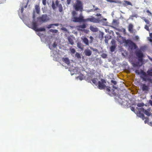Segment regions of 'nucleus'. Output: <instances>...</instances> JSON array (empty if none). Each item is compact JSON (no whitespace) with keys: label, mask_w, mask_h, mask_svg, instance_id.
<instances>
[{"label":"nucleus","mask_w":152,"mask_h":152,"mask_svg":"<svg viewBox=\"0 0 152 152\" xmlns=\"http://www.w3.org/2000/svg\"><path fill=\"white\" fill-rule=\"evenodd\" d=\"M147 48L146 45L141 46L140 47V50H137L135 52L136 56L138 58V61L140 62L141 65L143 62V54L142 51H144Z\"/></svg>","instance_id":"f257e3e1"},{"label":"nucleus","mask_w":152,"mask_h":152,"mask_svg":"<svg viewBox=\"0 0 152 152\" xmlns=\"http://www.w3.org/2000/svg\"><path fill=\"white\" fill-rule=\"evenodd\" d=\"M92 81L96 86L98 85V88L100 89H102L104 88L105 86V84L106 83L105 80L104 79H101L100 81L98 80L97 78H93Z\"/></svg>","instance_id":"f03ea898"},{"label":"nucleus","mask_w":152,"mask_h":152,"mask_svg":"<svg viewBox=\"0 0 152 152\" xmlns=\"http://www.w3.org/2000/svg\"><path fill=\"white\" fill-rule=\"evenodd\" d=\"M57 46L56 42L54 43L53 44H49V47L50 50H52L51 51L50 54L51 56L53 57L54 60H56V58L58 57V51L57 50H55V48Z\"/></svg>","instance_id":"7ed1b4c3"},{"label":"nucleus","mask_w":152,"mask_h":152,"mask_svg":"<svg viewBox=\"0 0 152 152\" xmlns=\"http://www.w3.org/2000/svg\"><path fill=\"white\" fill-rule=\"evenodd\" d=\"M73 7L76 11L82 12L83 10V4L80 0H76V3L73 5Z\"/></svg>","instance_id":"20e7f679"},{"label":"nucleus","mask_w":152,"mask_h":152,"mask_svg":"<svg viewBox=\"0 0 152 152\" xmlns=\"http://www.w3.org/2000/svg\"><path fill=\"white\" fill-rule=\"evenodd\" d=\"M32 29L36 31H45V29L44 28H37V22L33 21L32 23Z\"/></svg>","instance_id":"39448f33"},{"label":"nucleus","mask_w":152,"mask_h":152,"mask_svg":"<svg viewBox=\"0 0 152 152\" xmlns=\"http://www.w3.org/2000/svg\"><path fill=\"white\" fill-rule=\"evenodd\" d=\"M37 19L39 22L43 23L48 22L50 19L47 14H43L38 17Z\"/></svg>","instance_id":"423d86ee"},{"label":"nucleus","mask_w":152,"mask_h":152,"mask_svg":"<svg viewBox=\"0 0 152 152\" xmlns=\"http://www.w3.org/2000/svg\"><path fill=\"white\" fill-rule=\"evenodd\" d=\"M69 71L70 72L71 75H72L74 74H76L78 72V69L77 68L73 66L72 65L71 66L69 67Z\"/></svg>","instance_id":"0eeeda50"},{"label":"nucleus","mask_w":152,"mask_h":152,"mask_svg":"<svg viewBox=\"0 0 152 152\" xmlns=\"http://www.w3.org/2000/svg\"><path fill=\"white\" fill-rule=\"evenodd\" d=\"M77 12L75 11H73L72 12V17L71 20L74 22H78L79 18L77 17Z\"/></svg>","instance_id":"6e6552de"},{"label":"nucleus","mask_w":152,"mask_h":152,"mask_svg":"<svg viewBox=\"0 0 152 152\" xmlns=\"http://www.w3.org/2000/svg\"><path fill=\"white\" fill-rule=\"evenodd\" d=\"M125 44L126 45L128 46L130 48L132 49H133V48L135 49L136 48V46L135 44L130 40H126L125 41Z\"/></svg>","instance_id":"1a4fd4ad"},{"label":"nucleus","mask_w":152,"mask_h":152,"mask_svg":"<svg viewBox=\"0 0 152 152\" xmlns=\"http://www.w3.org/2000/svg\"><path fill=\"white\" fill-rule=\"evenodd\" d=\"M139 110V113H137V115L141 118L143 120L145 119V116L142 113H143L144 110V109L143 107H141L138 109Z\"/></svg>","instance_id":"9d476101"},{"label":"nucleus","mask_w":152,"mask_h":152,"mask_svg":"<svg viewBox=\"0 0 152 152\" xmlns=\"http://www.w3.org/2000/svg\"><path fill=\"white\" fill-rule=\"evenodd\" d=\"M62 61L67 64L68 67L71 66L72 64V62H71L69 58L66 57H63L62 58Z\"/></svg>","instance_id":"9b49d317"},{"label":"nucleus","mask_w":152,"mask_h":152,"mask_svg":"<svg viewBox=\"0 0 152 152\" xmlns=\"http://www.w3.org/2000/svg\"><path fill=\"white\" fill-rule=\"evenodd\" d=\"M20 6L21 7V9L18 11L19 15H20L21 14V15L23 16V7L26 8L27 7V5H26L25 4L23 3L22 4H20Z\"/></svg>","instance_id":"f8f14e48"},{"label":"nucleus","mask_w":152,"mask_h":152,"mask_svg":"<svg viewBox=\"0 0 152 152\" xmlns=\"http://www.w3.org/2000/svg\"><path fill=\"white\" fill-rule=\"evenodd\" d=\"M92 51L88 48L85 49L84 50V53L86 56H89L92 54Z\"/></svg>","instance_id":"ddd939ff"},{"label":"nucleus","mask_w":152,"mask_h":152,"mask_svg":"<svg viewBox=\"0 0 152 152\" xmlns=\"http://www.w3.org/2000/svg\"><path fill=\"white\" fill-rule=\"evenodd\" d=\"M77 46L78 48L80 49L81 50H83L84 46L80 42H77Z\"/></svg>","instance_id":"4468645a"},{"label":"nucleus","mask_w":152,"mask_h":152,"mask_svg":"<svg viewBox=\"0 0 152 152\" xmlns=\"http://www.w3.org/2000/svg\"><path fill=\"white\" fill-rule=\"evenodd\" d=\"M142 91L147 92L149 90V87L145 84H143L142 86Z\"/></svg>","instance_id":"2eb2a0df"},{"label":"nucleus","mask_w":152,"mask_h":152,"mask_svg":"<svg viewBox=\"0 0 152 152\" xmlns=\"http://www.w3.org/2000/svg\"><path fill=\"white\" fill-rule=\"evenodd\" d=\"M120 3L124 7L128 5L132 6V3L126 0H124L123 1L121 2Z\"/></svg>","instance_id":"dca6fc26"},{"label":"nucleus","mask_w":152,"mask_h":152,"mask_svg":"<svg viewBox=\"0 0 152 152\" xmlns=\"http://www.w3.org/2000/svg\"><path fill=\"white\" fill-rule=\"evenodd\" d=\"M81 40L86 45H89V42L88 39L86 37L83 38H81Z\"/></svg>","instance_id":"f3484780"},{"label":"nucleus","mask_w":152,"mask_h":152,"mask_svg":"<svg viewBox=\"0 0 152 152\" xmlns=\"http://www.w3.org/2000/svg\"><path fill=\"white\" fill-rule=\"evenodd\" d=\"M86 24L85 23H83V24L79 25L77 26V29L78 31H82V30L80 28H81L83 29H84L86 28Z\"/></svg>","instance_id":"a211bd4d"},{"label":"nucleus","mask_w":152,"mask_h":152,"mask_svg":"<svg viewBox=\"0 0 152 152\" xmlns=\"http://www.w3.org/2000/svg\"><path fill=\"white\" fill-rule=\"evenodd\" d=\"M115 99L116 100H117L118 102L120 104H122L123 102H124V100L121 98L120 96H116Z\"/></svg>","instance_id":"6ab92c4d"},{"label":"nucleus","mask_w":152,"mask_h":152,"mask_svg":"<svg viewBox=\"0 0 152 152\" xmlns=\"http://www.w3.org/2000/svg\"><path fill=\"white\" fill-rule=\"evenodd\" d=\"M90 29L91 31L93 32H97L98 31V29L97 28L92 26H90Z\"/></svg>","instance_id":"aec40b11"},{"label":"nucleus","mask_w":152,"mask_h":152,"mask_svg":"<svg viewBox=\"0 0 152 152\" xmlns=\"http://www.w3.org/2000/svg\"><path fill=\"white\" fill-rule=\"evenodd\" d=\"M128 27L129 31L130 33H132L133 32V25L132 24L130 23L129 24Z\"/></svg>","instance_id":"412c9836"},{"label":"nucleus","mask_w":152,"mask_h":152,"mask_svg":"<svg viewBox=\"0 0 152 152\" xmlns=\"http://www.w3.org/2000/svg\"><path fill=\"white\" fill-rule=\"evenodd\" d=\"M59 25V24L58 23L55 24H51L48 25L47 27L48 28L50 29L51 28H54V26H58Z\"/></svg>","instance_id":"4be33fe9"},{"label":"nucleus","mask_w":152,"mask_h":152,"mask_svg":"<svg viewBox=\"0 0 152 152\" xmlns=\"http://www.w3.org/2000/svg\"><path fill=\"white\" fill-rule=\"evenodd\" d=\"M142 79L144 81H149L150 82H151L152 81V80L146 75V74L144 77H143Z\"/></svg>","instance_id":"5701e85b"},{"label":"nucleus","mask_w":152,"mask_h":152,"mask_svg":"<svg viewBox=\"0 0 152 152\" xmlns=\"http://www.w3.org/2000/svg\"><path fill=\"white\" fill-rule=\"evenodd\" d=\"M84 17L82 13H80L79 15V17H78V22L80 23L82 22V21L83 20V19H84Z\"/></svg>","instance_id":"b1692460"},{"label":"nucleus","mask_w":152,"mask_h":152,"mask_svg":"<svg viewBox=\"0 0 152 152\" xmlns=\"http://www.w3.org/2000/svg\"><path fill=\"white\" fill-rule=\"evenodd\" d=\"M90 18V22L94 23H97L98 22V20L94 17L91 16Z\"/></svg>","instance_id":"393cba45"},{"label":"nucleus","mask_w":152,"mask_h":152,"mask_svg":"<svg viewBox=\"0 0 152 152\" xmlns=\"http://www.w3.org/2000/svg\"><path fill=\"white\" fill-rule=\"evenodd\" d=\"M67 39L69 42V44H70L72 45H74V42L73 41L70 37H67Z\"/></svg>","instance_id":"a878e982"},{"label":"nucleus","mask_w":152,"mask_h":152,"mask_svg":"<svg viewBox=\"0 0 152 152\" xmlns=\"http://www.w3.org/2000/svg\"><path fill=\"white\" fill-rule=\"evenodd\" d=\"M104 33L103 32L99 31V38L101 40H102L104 38Z\"/></svg>","instance_id":"bb28decb"},{"label":"nucleus","mask_w":152,"mask_h":152,"mask_svg":"<svg viewBox=\"0 0 152 152\" xmlns=\"http://www.w3.org/2000/svg\"><path fill=\"white\" fill-rule=\"evenodd\" d=\"M150 110L148 109L147 110H145L143 113H144L145 114L148 116H150L151 115V113L149 112Z\"/></svg>","instance_id":"cd10ccee"},{"label":"nucleus","mask_w":152,"mask_h":152,"mask_svg":"<svg viewBox=\"0 0 152 152\" xmlns=\"http://www.w3.org/2000/svg\"><path fill=\"white\" fill-rule=\"evenodd\" d=\"M116 46L115 45H113L111 46L110 48V51L112 52H114L115 50Z\"/></svg>","instance_id":"c85d7f7f"},{"label":"nucleus","mask_w":152,"mask_h":152,"mask_svg":"<svg viewBox=\"0 0 152 152\" xmlns=\"http://www.w3.org/2000/svg\"><path fill=\"white\" fill-rule=\"evenodd\" d=\"M35 9L36 10V12L37 14H39L40 12V8L39 6L36 5L35 6Z\"/></svg>","instance_id":"c756f323"},{"label":"nucleus","mask_w":152,"mask_h":152,"mask_svg":"<svg viewBox=\"0 0 152 152\" xmlns=\"http://www.w3.org/2000/svg\"><path fill=\"white\" fill-rule=\"evenodd\" d=\"M58 7V10L59 12H62L63 7L61 4H60Z\"/></svg>","instance_id":"7c9ffc66"},{"label":"nucleus","mask_w":152,"mask_h":152,"mask_svg":"<svg viewBox=\"0 0 152 152\" xmlns=\"http://www.w3.org/2000/svg\"><path fill=\"white\" fill-rule=\"evenodd\" d=\"M75 56L78 59H80L81 58L80 54L77 52L76 53Z\"/></svg>","instance_id":"2f4dec72"},{"label":"nucleus","mask_w":152,"mask_h":152,"mask_svg":"<svg viewBox=\"0 0 152 152\" xmlns=\"http://www.w3.org/2000/svg\"><path fill=\"white\" fill-rule=\"evenodd\" d=\"M110 87H109L108 86H107L105 85V86L104 87V88H103L102 89H105L108 91V92H109L110 91Z\"/></svg>","instance_id":"473e14b6"},{"label":"nucleus","mask_w":152,"mask_h":152,"mask_svg":"<svg viewBox=\"0 0 152 152\" xmlns=\"http://www.w3.org/2000/svg\"><path fill=\"white\" fill-rule=\"evenodd\" d=\"M49 31L51 32L54 33H56L58 31V30L56 29H50Z\"/></svg>","instance_id":"72a5a7b5"},{"label":"nucleus","mask_w":152,"mask_h":152,"mask_svg":"<svg viewBox=\"0 0 152 152\" xmlns=\"http://www.w3.org/2000/svg\"><path fill=\"white\" fill-rule=\"evenodd\" d=\"M147 72L149 75L152 76V69L148 70Z\"/></svg>","instance_id":"f704fd0d"},{"label":"nucleus","mask_w":152,"mask_h":152,"mask_svg":"<svg viewBox=\"0 0 152 152\" xmlns=\"http://www.w3.org/2000/svg\"><path fill=\"white\" fill-rule=\"evenodd\" d=\"M69 50H70L71 53L72 54H74V53H75V52H76V50L74 48H70Z\"/></svg>","instance_id":"c9c22d12"},{"label":"nucleus","mask_w":152,"mask_h":152,"mask_svg":"<svg viewBox=\"0 0 152 152\" xmlns=\"http://www.w3.org/2000/svg\"><path fill=\"white\" fill-rule=\"evenodd\" d=\"M90 18H88L86 19L84 18L83 19V20L82 22H88L89 21L90 22Z\"/></svg>","instance_id":"e433bc0d"},{"label":"nucleus","mask_w":152,"mask_h":152,"mask_svg":"<svg viewBox=\"0 0 152 152\" xmlns=\"http://www.w3.org/2000/svg\"><path fill=\"white\" fill-rule=\"evenodd\" d=\"M52 7L53 10H55L56 8L55 3L54 1H52Z\"/></svg>","instance_id":"4c0bfd02"},{"label":"nucleus","mask_w":152,"mask_h":152,"mask_svg":"<svg viewBox=\"0 0 152 152\" xmlns=\"http://www.w3.org/2000/svg\"><path fill=\"white\" fill-rule=\"evenodd\" d=\"M89 48L91 50H92L93 51L95 52H98V50L96 48H93L91 47H90Z\"/></svg>","instance_id":"58836bf2"},{"label":"nucleus","mask_w":152,"mask_h":152,"mask_svg":"<svg viewBox=\"0 0 152 152\" xmlns=\"http://www.w3.org/2000/svg\"><path fill=\"white\" fill-rule=\"evenodd\" d=\"M144 105V104L143 103H138L137 104V106L140 107H143Z\"/></svg>","instance_id":"ea45409f"},{"label":"nucleus","mask_w":152,"mask_h":152,"mask_svg":"<svg viewBox=\"0 0 152 152\" xmlns=\"http://www.w3.org/2000/svg\"><path fill=\"white\" fill-rule=\"evenodd\" d=\"M101 56L103 58H105L107 57V55L106 53H103L102 54Z\"/></svg>","instance_id":"a19ab883"},{"label":"nucleus","mask_w":152,"mask_h":152,"mask_svg":"<svg viewBox=\"0 0 152 152\" xmlns=\"http://www.w3.org/2000/svg\"><path fill=\"white\" fill-rule=\"evenodd\" d=\"M77 79H79L80 80H82L83 79V76L80 75L76 77Z\"/></svg>","instance_id":"79ce46f5"},{"label":"nucleus","mask_w":152,"mask_h":152,"mask_svg":"<svg viewBox=\"0 0 152 152\" xmlns=\"http://www.w3.org/2000/svg\"><path fill=\"white\" fill-rule=\"evenodd\" d=\"M134 39L138 41L139 39V37L138 36H135L133 38Z\"/></svg>","instance_id":"37998d69"},{"label":"nucleus","mask_w":152,"mask_h":152,"mask_svg":"<svg viewBox=\"0 0 152 152\" xmlns=\"http://www.w3.org/2000/svg\"><path fill=\"white\" fill-rule=\"evenodd\" d=\"M143 19H143V20H144V21L147 24H149L150 23V22L147 19L145 18L144 17H143Z\"/></svg>","instance_id":"c03bdc74"},{"label":"nucleus","mask_w":152,"mask_h":152,"mask_svg":"<svg viewBox=\"0 0 152 152\" xmlns=\"http://www.w3.org/2000/svg\"><path fill=\"white\" fill-rule=\"evenodd\" d=\"M141 75L140 76V77L142 79L143 77L145 75L146 73L145 72H142L141 73Z\"/></svg>","instance_id":"a18cd8bd"},{"label":"nucleus","mask_w":152,"mask_h":152,"mask_svg":"<svg viewBox=\"0 0 152 152\" xmlns=\"http://www.w3.org/2000/svg\"><path fill=\"white\" fill-rule=\"evenodd\" d=\"M111 82L112 84L115 85H116L117 83V82L116 81L113 80H111Z\"/></svg>","instance_id":"49530a36"},{"label":"nucleus","mask_w":152,"mask_h":152,"mask_svg":"<svg viewBox=\"0 0 152 152\" xmlns=\"http://www.w3.org/2000/svg\"><path fill=\"white\" fill-rule=\"evenodd\" d=\"M146 12L147 13H148V15L149 16H151L152 15V13L149 11V10H147Z\"/></svg>","instance_id":"de8ad7c7"},{"label":"nucleus","mask_w":152,"mask_h":152,"mask_svg":"<svg viewBox=\"0 0 152 152\" xmlns=\"http://www.w3.org/2000/svg\"><path fill=\"white\" fill-rule=\"evenodd\" d=\"M61 29L62 30H63V31H64L65 32H67V31H68V30H67V29L66 28H65V27H62L61 28Z\"/></svg>","instance_id":"09e8293b"},{"label":"nucleus","mask_w":152,"mask_h":152,"mask_svg":"<svg viewBox=\"0 0 152 152\" xmlns=\"http://www.w3.org/2000/svg\"><path fill=\"white\" fill-rule=\"evenodd\" d=\"M107 1L108 2H111V3H112V2H114V3H117V2L116 1H114L113 0H107Z\"/></svg>","instance_id":"8fccbe9b"},{"label":"nucleus","mask_w":152,"mask_h":152,"mask_svg":"<svg viewBox=\"0 0 152 152\" xmlns=\"http://www.w3.org/2000/svg\"><path fill=\"white\" fill-rule=\"evenodd\" d=\"M55 4L56 6L57 7H58L59 5V1L58 0H57L56 1Z\"/></svg>","instance_id":"3c124183"},{"label":"nucleus","mask_w":152,"mask_h":152,"mask_svg":"<svg viewBox=\"0 0 152 152\" xmlns=\"http://www.w3.org/2000/svg\"><path fill=\"white\" fill-rule=\"evenodd\" d=\"M144 28L147 31H149V28L148 27L147 25H145V26Z\"/></svg>","instance_id":"603ef678"},{"label":"nucleus","mask_w":152,"mask_h":152,"mask_svg":"<svg viewBox=\"0 0 152 152\" xmlns=\"http://www.w3.org/2000/svg\"><path fill=\"white\" fill-rule=\"evenodd\" d=\"M46 0H42V4L44 5H46Z\"/></svg>","instance_id":"864d4df0"},{"label":"nucleus","mask_w":152,"mask_h":152,"mask_svg":"<svg viewBox=\"0 0 152 152\" xmlns=\"http://www.w3.org/2000/svg\"><path fill=\"white\" fill-rule=\"evenodd\" d=\"M94 9H93V10L94 12L96 11H97L98 10H100V9L99 8H98L97 7H96Z\"/></svg>","instance_id":"5fc2aeb1"},{"label":"nucleus","mask_w":152,"mask_h":152,"mask_svg":"<svg viewBox=\"0 0 152 152\" xmlns=\"http://www.w3.org/2000/svg\"><path fill=\"white\" fill-rule=\"evenodd\" d=\"M90 38L91 39V41L90 42L91 43L93 41V38L91 36L90 37Z\"/></svg>","instance_id":"6e6d98bb"},{"label":"nucleus","mask_w":152,"mask_h":152,"mask_svg":"<svg viewBox=\"0 0 152 152\" xmlns=\"http://www.w3.org/2000/svg\"><path fill=\"white\" fill-rule=\"evenodd\" d=\"M94 12L93 9H91L87 10V12Z\"/></svg>","instance_id":"4d7b16f0"},{"label":"nucleus","mask_w":152,"mask_h":152,"mask_svg":"<svg viewBox=\"0 0 152 152\" xmlns=\"http://www.w3.org/2000/svg\"><path fill=\"white\" fill-rule=\"evenodd\" d=\"M148 103L150 104L151 106H152V101L150 100L148 101Z\"/></svg>","instance_id":"13d9d810"},{"label":"nucleus","mask_w":152,"mask_h":152,"mask_svg":"<svg viewBox=\"0 0 152 152\" xmlns=\"http://www.w3.org/2000/svg\"><path fill=\"white\" fill-rule=\"evenodd\" d=\"M148 39L150 42H152V38L151 37H148Z\"/></svg>","instance_id":"bf43d9fd"},{"label":"nucleus","mask_w":152,"mask_h":152,"mask_svg":"<svg viewBox=\"0 0 152 152\" xmlns=\"http://www.w3.org/2000/svg\"><path fill=\"white\" fill-rule=\"evenodd\" d=\"M6 0H0V4L4 2Z\"/></svg>","instance_id":"052dcab7"},{"label":"nucleus","mask_w":152,"mask_h":152,"mask_svg":"<svg viewBox=\"0 0 152 152\" xmlns=\"http://www.w3.org/2000/svg\"><path fill=\"white\" fill-rule=\"evenodd\" d=\"M70 1H71V0H67L66 2H67V4L68 5L70 4Z\"/></svg>","instance_id":"680f3d73"},{"label":"nucleus","mask_w":152,"mask_h":152,"mask_svg":"<svg viewBox=\"0 0 152 152\" xmlns=\"http://www.w3.org/2000/svg\"><path fill=\"white\" fill-rule=\"evenodd\" d=\"M111 43H112V44H113V45H115V41L114 40H112L111 41Z\"/></svg>","instance_id":"e2e57ef3"},{"label":"nucleus","mask_w":152,"mask_h":152,"mask_svg":"<svg viewBox=\"0 0 152 152\" xmlns=\"http://www.w3.org/2000/svg\"><path fill=\"white\" fill-rule=\"evenodd\" d=\"M131 16L132 17H135L136 18H137V15H135V14H133V15H132Z\"/></svg>","instance_id":"0e129e2a"},{"label":"nucleus","mask_w":152,"mask_h":152,"mask_svg":"<svg viewBox=\"0 0 152 152\" xmlns=\"http://www.w3.org/2000/svg\"><path fill=\"white\" fill-rule=\"evenodd\" d=\"M135 72L136 74H137L138 75H139L140 74V73L138 70H136L135 71Z\"/></svg>","instance_id":"69168bd1"},{"label":"nucleus","mask_w":152,"mask_h":152,"mask_svg":"<svg viewBox=\"0 0 152 152\" xmlns=\"http://www.w3.org/2000/svg\"><path fill=\"white\" fill-rule=\"evenodd\" d=\"M148 59L151 61H152V58L150 57L149 56H148Z\"/></svg>","instance_id":"338daca9"},{"label":"nucleus","mask_w":152,"mask_h":152,"mask_svg":"<svg viewBox=\"0 0 152 152\" xmlns=\"http://www.w3.org/2000/svg\"><path fill=\"white\" fill-rule=\"evenodd\" d=\"M96 15L98 17H100L101 16V15L100 14H97Z\"/></svg>","instance_id":"774afa93"}]
</instances>
